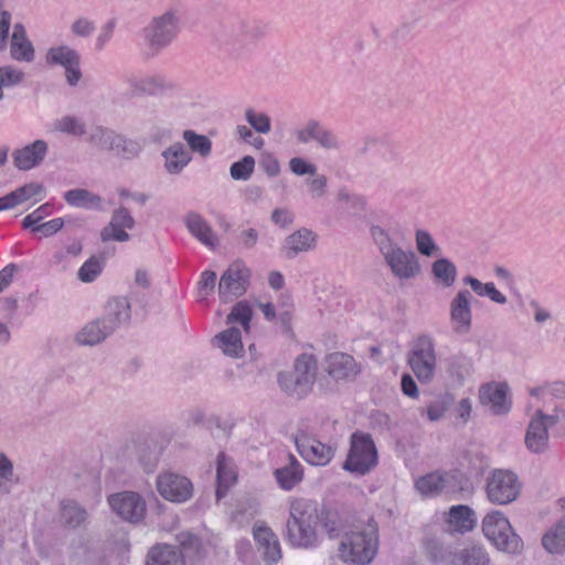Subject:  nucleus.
Here are the masks:
<instances>
[{"label": "nucleus", "instance_id": "f257e3e1", "mask_svg": "<svg viewBox=\"0 0 565 565\" xmlns=\"http://www.w3.org/2000/svg\"><path fill=\"white\" fill-rule=\"evenodd\" d=\"M313 522H320L331 537L340 535L343 524L339 513L324 503L303 497L295 499L290 504V518L287 522V539L295 547L310 548L317 543Z\"/></svg>", "mask_w": 565, "mask_h": 565}, {"label": "nucleus", "instance_id": "f03ea898", "mask_svg": "<svg viewBox=\"0 0 565 565\" xmlns=\"http://www.w3.org/2000/svg\"><path fill=\"white\" fill-rule=\"evenodd\" d=\"M371 234L375 241L385 265L392 275L398 280H411L416 278L420 271V264L417 255L412 249L402 248L380 226H373Z\"/></svg>", "mask_w": 565, "mask_h": 565}, {"label": "nucleus", "instance_id": "7ed1b4c3", "mask_svg": "<svg viewBox=\"0 0 565 565\" xmlns=\"http://www.w3.org/2000/svg\"><path fill=\"white\" fill-rule=\"evenodd\" d=\"M377 524L372 518L363 526H354L345 532L339 547V556L345 563L365 565L373 561L377 553Z\"/></svg>", "mask_w": 565, "mask_h": 565}, {"label": "nucleus", "instance_id": "20e7f679", "mask_svg": "<svg viewBox=\"0 0 565 565\" xmlns=\"http://www.w3.org/2000/svg\"><path fill=\"white\" fill-rule=\"evenodd\" d=\"M319 372L318 360L310 353L298 355L291 371L279 372L277 382L281 391L297 398L308 396L317 381Z\"/></svg>", "mask_w": 565, "mask_h": 565}, {"label": "nucleus", "instance_id": "39448f33", "mask_svg": "<svg viewBox=\"0 0 565 565\" xmlns=\"http://www.w3.org/2000/svg\"><path fill=\"white\" fill-rule=\"evenodd\" d=\"M181 31V18L175 9H168L151 18L143 29V38L152 53L170 46Z\"/></svg>", "mask_w": 565, "mask_h": 565}, {"label": "nucleus", "instance_id": "423d86ee", "mask_svg": "<svg viewBox=\"0 0 565 565\" xmlns=\"http://www.w3.org/2000/svg\"><path fill=\"white\" fill-rule=\"evenodd\" d=\"M407 364L416 379L424 384L430 383L437 369L436 344L431 335L418 334L407 353Z\"/></svg>", "mask_w": 565, "mask_h": 565}, {"label": "nucleus", "instance_id": "0eeeda50", "mask_svg": "<svg viewBox=\"0 0 565 565\" xmlns=\"http://www.w3.org/2000/svg\"><path fill=\"white\" fill-rule=\"evenodd\" d=\"M484 535L500 551L519 554L523 550L521 537L515 534L509 520L499 511L488 513L482 522Z\"/></svg>", "mask_w": 565, "mask_h": 565}, {"label": "nucleus", "instance_id": "6e6552de", "mask_svg": "<svg viewBox=\"0 0 565 565\" xmlns=\"http://www.w3.org/2000/svg\"><path fill=\"white\" fill-rule=\"evenodd\" d=\"M376 465L377 450L371 435L360 431L352 434L343 468L352 473L365 475Z\"/></svg>", "mask_w": 565, "mask_h": 565}, {"label": "nucleus", "instance_id": "1a4fd4ad", "mask_svg": "<svg viewBox=\"0 0 565 565\" xmlns=\"http://www.w3.org/2000/svg\"><path fill=\"white\" fill-rule=\"evenodd\" d=\"M467 479L458 471H433L417 478L414 482L415 490L420 494H456L467 491Z\"/></svg>", "mask_w": 565, "mask_h": 565}, {"label": "nucleus", "instance_id": "9d476101", "mask_svg": "<svg viewBox=\"0 0 565 565\" xmlns=\"http://www.w3.org/2000/svg\"><path fill=\"white\" fill-rule=\"evenodd\" d=\"M559 420L557 415H547L537 409L532 415L525 433V446L533 454H543L548 449V429Z\"/></svg>", "mask_w": 565, "mask_h": 565}, {"label": "nucleus", "instance_id": "9b49d317", "mask_svg": "<svg viewBox=\"0 0 565 565\" xmlns=\"http://www.w3.org/2000/svg\"><path fill=\"white\" fill-rule=\"evenodd\" d=\"M47 66H61L65 70V79L70 86H76L82 78L81 55L65 44L50 47L44 56Z\"/></svg>", "mask_w": 565, "mask_h": 565}, {"label": "nucleus", "instance_id": "f8f14e48", "mask_svg": "<svg viewBox=\"0 0 565 565\" xmlns=\"http://www.w3.org/2000/svg\"><path fill=\"white\" fill-rule=\"evenodd\" d=\"M249 270L242 264L231 265L222 275L218 294L223 301L228 302L243 296L248 286Z\"/></svg>", "mask_w": 565, "mask_h": 565}, {"label": "nucleus", "instance_id": "ddd939ff", "mask_svg": "<svg viewBox=\"0 0 565 565\" xmlns=\"http://www.w3.org/2000/svg\"><path fill=\"white\" fill-rule=\"evenodd\" d=\"M294 439L298 452L310 465L324 466L333 457L330 446L322 444L305 430H299Z\"/></svg>", "mask_w": 565, "mask_h": 565}, {"label": "nucleus", "instance_id": "4468645a", "mask_svg": "<svg viewBox=\"0 0 565 565\" xmlns=\"http://www.w3.org/2000/svg\"><path fill=\"white\" fill-rule=\"evenodd\" d=\"M471 294L460 290L449 305V319L454 333L466 335L472 326V312L470 305Z\"/></svg>", "mask_w": 565, "mask_h": 565}, {"label": "nucleus", "instance_id": "2eb2a0df", "mask_svg": "<svg viewBox=\"0 0 565 565\" xmlns=\"http://www.w3.org/2000/svg\"><path fill=\"white\" fill-rule=\"evenodd\" d=\"M128 84L134 96L162 95L177 88V85L172 81L158 74L131 77Z\"/></svg>", "mask_w": 565, "mask_h": 565}, {"label": "nucleus", "instance_id": "dca6fc26", "mask_svg": "<svg viewBox=\"0 0 565 565\" xmlns=\"http://www.w3.org/2000/svg\"><path fill=\"white\" fill-rule=\"evenodd\" d=\"M253 534L263 559L268 565L277 564L282 556L277 535L263 523L254 525Z\"/></svg>", "mask_w": 565, "mask_h": 565}, {"label": "nucleus", "instance_id": "f3484780", "mask_svg": "<svg viewBox=\"0 0 565 565\" xmlns=\"http://www.w3.org/2000/svg\"><path fill=\"white\" fill-rule=\"evenodd\" d=\"M134 226V217L126 207L120 206L113 213L109 224L102 230L100 238L103 242H127L130 236L125 228L131 230Z\"/></svg>", "mask_w": 565, "mask_h": 565}, {"label": "nucleus", "instance_id": "a211bd4d", "mask_svg": "<svg viewBox=\"0 0 565 565\" xmlns=\"http://www.w3.org/2000/svg\"><path fill=\"white\" fill-rule=\"evenodd\" d=\"M111 510L122 520L136 523L146 513L143 497H108Z\"/></svg>", "mask_w": 565, "mask_h": 565}, {"label": "nucleus", "instance_id": "6ab92c4d", "mask_svg": "<svg viewBox=\"0 0 565 565\" xmlns=\"http://www.w3.org/2000/svg\"><path fill=\"white\" fill-rule=\"evenodd\" d=\"M487 494H520L523 484L518 476L505 469H497L487 480Z\"/></svg>", "mask_w": 565, "mask_h": 565}, {"label": "nucleus", "instance_id": "aec40b11", "mask_svg": "<svg viewBox=\"0 0 565 565\" xmlns=\"http://www.w3.org/2000/svg\"><path fill=\"white\" fill-rule=\"evenodd\" d=\"M156 487L159 494H192L194 487L184 475L167 470L157 476Z\"/></svg>", "mask_w": 565, "mask_h": 565}, {"label": "nucleus", "instance_id": "412c9836", "mask_svg": "<svg viewBox=\"0 0 565 565\" xmlns=\"http://www.w3.org/2000/svg\"><path fill=\"white\" fill-rule=\"evenodd\" d=\"M326 371L332 379L341 381L354 379L359 374L360 367L351 355L334 352L327 358Z\"/></svg>", "mask_w": 565, "mask_h": 565}, {"label": "nucleus", "instance_id": "4be33fe9", "mask_svg": "<svg viewBox=\"0 0 565 565\" xmlns=\"http://www.w3.org/2000/svg\"><path fill=\"white\" fill-rule=\"evenodd\" d=\"M508 385L505 383H488L480 387L479 399L484 406H489L497 414H505L510 406L507 401Z\"/></svg>", "mask_w": 565, "mask_h": 565}, {"label": "nucleus", "instance_id": "5701e85b", "mask_svg": "<svg viewBox=\"0 0 565 565\" xmlns=\"http://www.w3.org/2000/svg\"><path fill=\"white\" fill-rule=\"evenodd\" d=\"M446 524L448 532L463 534L473 530L477 516L468 505H454L447 513Z\"/></svg>", "mask_w": 565, "mask_h": 565}, {"label": "nucleus", "instance_id": "b1692460", "mask_svg": "<svg viewBox=\"0 0 565 565\" xmlns=\"http://www.w3.org/2000/svg\"><path fill=\"white\" fill-rule=\"evenodd\" d=\"M47 152V145L43 140H35L34 142L24 146L13 152V161L19 170H30L39 166L45 158Z\"/></svg>", "mask_w": 565, "mask_h": 565}, {"label": "nucleus", "instance_id": "393cba45", "mask_svg": "<svg viewBox=\"0 0 565 565\" xmlns=\"http://www.w3.org/2000/svg\"><path fill=\"white\" fill-rule=\"evenodd\" d=\"M558 504L564 512L563 518L542 536V545L550 554L565 553V497L558 500Z\"/></svg>", "mask_w": 565, "mask_h": 565}, {"label": "nucleus", "instance_id": "a878e982", "mask_svg": "<svg viewBox=\"0 0 565 565\" xmlns=\"http://www.w3.org/2000/svg\"><path fill=\"white\" fill-rule=\"evenodd\" d=\"M184 223L189 232L203 245L214 249L218 244V238L210 224L198 213L191 212Z\"/></svg>", "mask_w": 565, "mask_h": 565}, {"label": "nucleus", "instance_id": "bb28decb", "mask_svg": "<svg viewBox=\"0 0 565 565\" xmlns=\"http://www.w3.org/2000/svg\"><path fill=\"white\" fill-rule=\"evenodd\" d=\"M106 315L102 318L110 331L114 332L119 326L130 319V302L125 297H113L105 306Z\"/></svg>", "mask_w": 565, "mask_h": 565}, {"label": "nucleus", "instance_id": "cd10ccee", "mask_svg": "<svg viewBox=\"0 0 565 565\" xmlns=\"http://www.w3.org/2000/svg\"><path fill=\"white\" fill-rule=\"evenodd\" d=\"M106 322L98 318L86 323L75 335V342L79 345H97L111 334Z\"/></svg>", "mask_w": 565, "mask_h": 565}, {"label": "nucleus", "instance_id": "c85d7f7f", "mask_svg": "<svg viewBox=\"0 0 565 565\" xmlns=\"http://www.w3.org/2000/svg\"><path fill=\"white\" fill-rule=\"evenodd\" d=\"M10 54L15 61L32 62L34 58V47L26 36L24 26L20 23L13 25Z\"/></svg>", "mask_w": 565, "mask_h": 565}, {"label": "nucleus", "instance_id": "c756f323", "mask_svg": "<svg viewBox=\"0 0 565 565\" xmlns=\"http://www.w3.org/2000/svg\"><path fill=\"white\" fill-rule=\"evenodd\" d=\"M317 235L308 230L300 228L286 237L284 249L288 257H294L299 253H306L316 246Z\"/></svg>", "mask_w": 565, "mask_h": 565}, {"label": "nucleus", "instance_id": "7c9ffc66", "mask_svg": "<svg viewBox=\"0 0 565 565\" xmlns=\"http://www.w3.org/2000/svg\"><path fill=\"white\" fill-rule=\"evenodd\" d=\"M44 186L38 182L24 184L7 195L0 198V212L14 209L15 206L26 202L32 196L42 194Z\"/></svg>", "mask_w": 565, "mask_h": 565}, {"label": "nucleus", "instance_id": "2f4dec72", "mask_svg": "<svg viewBox=\"0 0 565 565\" xmlns=\"http://www.w3.org/2000/svg\"><path fill=\"white\" fill-rule=\"evenodd\" d=\"M164 169L169 174H179L191 161V154L185 146L175 142L168 147L163 152Z\"/></svg>", "mask_w": 565, "mask_h": 565}, {"label": "nucleus", "instance_id": "473e14b6", "mask_svg": "<svg viewBox=\"0 0 565 565\" xmlns=\"http://www.w3.org/2000/svg\"><path fill=\"white\" fill-rule=\"evenodd\" d=\"M217 487L215 494H225L237 481V471L233 461L224 454H218L216 460Z\"/></svg>", "mask_w": 565, "mask_h": 565}, {"label": "nucleus", "instance_id": "72a5a7b5", "mask_svg": "<svg viewBox=\"0 0 565 565\" xmlns=\"http://www.w3.org/2000/svg\"><path fill=\"white\" fill-rule=\"evenodd\" d=\"M447 565H490V557L482 546L472 544L454 553Z\"/></svg>", "mask_w": 565, "mask_h": 565}, {"label": "nucleus", "instance_id": "f704fd0d", "mask_svg": "<svg viewBox=\"0 0 565 565\" xmlns=\"http://www.w3.org/2000/svg\"><path fill=\"white\" fill-rule=\"evenodd\" d=\"M147 565H185L183 554L172 545L152 547L148 553Z\"/></svg>", "mask_w": 565, "mask_h": 565}, {"label": "nucleus", "instance_id": "c9c22d12", "mask_svg": "<svg viewBox=\"0 0 565 565\" xmlns=\"http://www.w3.org/2000/svg\"><path fill=\"white\" fill-rule=\"evenodd\" d=\"M422 546L426 557L434 564L447 565L454 553H450L440 539L431 532H427L422 541Z\"/></svg>", "mask_w": 565, "mask_h": 565}, {"label": "nucleus", "instance_id": "e433bc0d", "mask_svg": "<svg viewBox=\"0 0 565 565\" xmlns=\"http://www.w3.org/2000/svg\"><path fill=\"white\" fill-rule=\"evenodd\" d=\"M127 447L134 448L137 460L147 472L153 471L158 463V454L151 444L145 438L131 439Z\"/></svg>", "mask_w": 565, "mask_h": 565}, {"label": "nucleus", "instance_id": "4c0bfd02", "mask_svg": "<svg viewBox=\"0 0 565 565\" xmlns=\"http://www.w3.org/2000/svg\"><path fill=\"white\" fill-rule=\"evenodd\" d=\"M218 348L224 354L238 358L243 352V343L239 329L232 327L215 338Z\"/></svg>", "mask_w": 565, "mask_h": 565}, {"label": "nucleus", "instance_id": "58836bf2", "mask_svg": "<svg viewBox=\"0 0 565 565\" xmlns=\"http://www.w3.org/2000/svg\"><path fill=\"white\" fill-rule=\"evenodd\" d=\"M53 127L55 131L76 138H81L87 132L85 121L74 115L62 116L54 121Z\"/></svg>", "mask_w": 565, "mask_h": 565}, {"label": "nucleus", "instance_id": "ea45409f", "mask_svg": "<svg viewBox=\"0 0 565 565\" xmlns=\"http://www.w3.org/2000/svg\"><path fill=\"white\" fill-rule=\"evenodd\" d=\"M301 478V466L292 456L288 466L276 470V479L284 490H290Z\"/></svg>", "mask_w": 565, "mask_h": 565}, {"label": "nucleus", "instance_id": "a19ab883", "mask_svg": "<svg viewBox=\"0 0 565 565\" xmlns=\"http://www.w3.org/2000/svg\"><path fill=\"white\" fill-rule=\"evenodd\" d=\"M118 137L119 134L114 130L97 126L92 131L89 141L102 150L114 151Z\"/></svg>", "mask_w": 565, "mask_h": 565}, {"label": "nucleus", "instance_id": "79ce46f5", "mask_svg": "<svg viewBox=\"0 0 565 565\" xmlns=\"http://www.w3.org/2000/svg\"><path fill=\"white\" fill-rule=\"evenodd\" d=\"M463 281L479 296H488L492 301L503 305L507 297L503 296L492 282L483 284L475 277L467 276Z\"/></svg>", "mask_w": 565, "mask_h": 565}, {"label": "nucleus", "instance_id": "37998d69", "mask_svg": "<svg viewBox=\"0 0 565 565\" xmlns=\"http://www.w3.org/2000/svg\"><path fill=\"white\" fill-rule=\"evenodd\" d=\"M177 541L182 548V554L185 557L195 558L200 557L203 551L201 540L191 532H181L177 535Z\"/></svg>", "mask_w": 565, "mask_h": 565}, {"label": "nucleus", "instance_id": "c03bdc74", "mask_svg": "<svg viewBox=\"0 0 565 565\" xmlns=\"http://www.w3.org/2000/svg\"><path fill=\"white\" fill-rule=\"evenodd\" d=\"M62 519L68 526L76 527L86 521L87 512L68 499L62 502Z\"/></svg>", "mask_w": 565, "mask_h": 565}, {"label": "nucleus", "instance_id": "a18cd8bd", "mask_svg": "<svg viewBox=\"0 0 565 565\" xmlns=\"http://www.w3.org/2000/svg\"><path fill=\"white\" fill-rule=\"evenodd\" d=\"M65 201L77 207H87L89 205H97L100 202V198L93 194L85 189H73L64 193Z\"/></svg>", "mask_w": 565, "mask_h": 565}, {"label": "nucleus", "instance_id": "49530a36", "mask_svg": "<svg viewBox=\"0 0 565 565\" xmlns=\"http://www.w3.org/2000/svg\"><path fill=\"white\" fill-rule=\"evenodd\" d=\"M18 480L12 460L4 452H0V492H10L11 486Z\"/></svg>", "mask_w": 565, "mask_h": 565}, {"label": "nucleus", "instance_id": "de8ad7c7", "mask_svg": "<svg viewBox=\"0 0 565 565\" xmlns=\"http://www.w3.org/2000/svg\"><path fill=\"white\" fill-rule=\"evenodd\" d=\"M433 273L445 286L449 287L456 279V267L446 258H440L433 264Z\"/></svg>", "mask_w": 565, "mask_h": 565}, {"label": "nucleus", "instance_id": "09e8293b", "mask_svg": "<svg viewBox=\"0 0 565 565\" xmlns=\"http://www.w3.org/2000/svg\"><path fill=\"white\" fill-rule=\"evenodd\" d=\"M245 119L256 132L267 135L271 129L270 117L265 113L256 111L253 108L245 110Z\"/></svg>", "mask_w": 565, "mask_h": 565}, {"label": "nucleus", "instance_id": "8fccbe9b", "mask_svg": "<svg viewBox=\"0 0 565 565\" xmlns=\"http://www.w3.org/2000/svg\"><path fill=\"white\" fill-rule=\"evenodd\" d=\"M183 139L186 141L192 151L199 152L205 157L211 152L212 143L204 135H199L193 130H184Z\"/></svg>", "mask_w": 565, "mask_h": 565}, {"label": "nucleus", "instance_id": "3c124183", "mask_svg": "<svg viewBox=\"0 0 565 565\" xmlns=\"http://www.w3.org/2000/svg\"><path fill=\"white\" fill-rule=\"evenodd\" d=\"M315 141L324 150L338 151L340 149V141L337 136L319 122L317 124Z\"/></svg>", "mask_w": 565, "mask_h": 565}, {"label": "nucleus", "instance_id": "603ef678", "mask_svg": "<svg viewBox=\"0 0 565 565\" xmlns=\"http://www.w3.org/2000/svg\"><path fill=\"white\" fill-rule=\"evenodd\" d=\"M140 151L141 147L137 141L127 139L125 136L119 135L113 152L119 157L132 159L138 157Z\"/></svg>", "mask_w": 565, "mask_h": 565}, {"label": "nucleus", "instance_id": "864d4df0", "mask_svg": "<svg viewBox=\"0 0 565 565\" xmlns=\"http://www.w3.org/2000/svg\"><path fill=\"white\" fill-rule=\"evenodd\" d=\"M103 263L99 258L92 256L78 269V279L83 282H90L102 273Z\"/></svg>", "mask_w": 565, "mask_h": 565}, {"label": "nucleus", "instance_id": "5fc2aeb1", "mask_svg": "<svg viewBox=\"0 0 565 565\" xmlns=\"http://www.w3.org/2000/svg\"><path fill=\"white\" fill-rule=\"evenodd\" d=\"M255 160L250 156H245L242 160L231 166L230 173L234 180H248L254 171Z\"/></svg>", "mask_w": 565, "mask_h": 565}, {"label": "nucleus", "instance_id": "6e6d98bb", "mask_svg": "<svg viewBox=\"0 0 565 565\" xmlns=\"http://www.w3.org/2000/svg\"><path fill=\"white\" fill-rule=\"evenodd\" d=\"M250 319V307L245 301H241L233 307L231 313L227 316V323L238 322L247 331L249 328Z\"/></svg>", "mask_w": 565, "mask_h": 565}, {"label": "nucleus", "instance_id": "4d7b16f0", "mask_svg": "<svg viewBox=\"0 0 565 565\" xmlns=\"http://www.w3.org/2000/svg\"><path fill=\"white\" fill-rule=\"evenodd\" d=\"M416 247L424 256H434L439 252V247L435 244L431 235L424 231L418 230L415 234Z\"/></svg>", "mask_w": 565, "mask_h": 565}, {"label": "nucleus", "instance_id": "13d9d810", "mask_svg": "<svg viewBox=\"0 0 565 565\" xmlns=\"http://www.w3.org/2000/svg\"><path fill=\"white\" fill-rule=\"evenodd\" d=\"M452 403H454L452 395H450V394L441 395L436 401H434L433 403L429 404V406L427 408L428 418L431 422L440 419Z\"/></svg>", "mask_w": 565, "mask_h": 565}, {"label": "nucleus", "instance_id": "bf43d9fd", "mask_svg": "<svg viewBox=\"0 0 565 565\" xmlns=\"http://www.w3.org/2000/svg\"><path fill=\"white\" fill-rule=\"evenodd\" d=\"M24 78V73L14 66L0 67V84L2 87L20 84Z\"/></svg>", "mask_w": 565, "mask_h": 565}, {"label": "nucleus", "instance_id": "052dcab7", "mask_svg": "<svg viewBox=\"0 0 565 565\" xmlns=\"http://www.w3.org/2000/svg\"><path fill=\"white\" fill-rule=\"evenodd\" d=\"M10 25L11 14L4 9L3 2L0 0V51L7 47Z\"/></svg>", "mask_w": 565, "mask_h": 565}, {"label": "nucleus", "instance_id": "680f3d73", "mask_svg": "<svg viewBox=\"0 0 565 565\" xmlns=\"http://www.w3.org/2000/svg\"><path fill=\"white\" fill-rule=\"evenodd\" d=\"M289 169L296 175H316L317 167L312 163L307 162L305 159L295 157L289 161Z\"/></svg>", "mask_w": 565, "mask_h": 565}, {"label": "nucleus", "instance_id": "e2e57ef3", "mask_svg": "<svg viewBox=\"0 0 565 565\" xmlns=\"http://www.w3.org/2000/svg\"><path fill=\"white\" fill-rule=\"evenodd\" d=\"M95 30V24L87 18H79L75 20L71 25V31L74 35L81 38H88Z\"/></svg>", "mask_w": 565, "mask_h": 565}, {"label": "nucleus", "instance_id": "0e129e2a", "mask_svg": "<svg viewBox=\"0 0 565 565\" xmlns=\"http://www.w3.org/2000/svg\"><path fill=\"white\" fill-rule=\"evenodd\" d=\"M317 124V120H309L303 127L297 129L295 131L297 142L306 145L309 141L315 140Z\"/></svg>", "mask_w": 565, "mask_h": 565}, {"label": "nucleus", "instance_id": "69168bd1", "mask_svg": "<svg viewBox=\"0 0 565 565\" xmlns=\"http://www.w3.org/2000/svg\"><path fill=\"white\" fill-rule=\"evenodd\" d=\"M64 226V220L61 217L51 220L45 223H40L33 227V232H40L44 237H50L61 231Z\"/></svg>", "mask_w": 565, "mask_h": 565}, {"label": "nucleus", "instance_id": "338daca9", "mask_svg": "<svg viewBox=\"0 0 565 565\" xmlns=\"http://www.w3.org/2000/svg\"><path fill=\"white\" fill-rule=\"evenodd\" d=\"M328 179L323 174H317L313 179L308 180L307 184L313 198H321L326 193Z\"/></svg>", "mask_w": 565, "mask_h": 565}, {"label": "nucleus", "instance_id": "774afa93", "mask_svg": "<svg viewBox=\"0 0 565 565\" xmlns=\"http://www.w3.org/2000/svg\"><path fill=\"white\" fill-rule=\"evenodd\" d=\"M216 284V274L212 270H206L202 274L201 280L199 281V292L201 296H207L211 294Z\"/></svg>", "mask_w": 565, "mask_h": 565}]
</instances>
